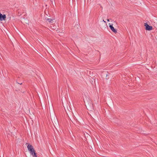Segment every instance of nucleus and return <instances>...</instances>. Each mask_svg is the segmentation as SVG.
<instances>
[{"mask_svg": "<svg viewBox=\"0 0 157 157\" xmlns=\"http://www.w3.org/2000/svg\"><path fill=\"white\" fill-rule=\"evenodd\" d=\"M45 20H46L49 23H53L54 22L55 19H54L48 18L46 17Z\"/></svg>", "mask_w": 157, "mask_h": 157, "instance_id": "4", "label": "nucleus"}, {"mask_svg": "<svg viewBox=\"0 0 157 157\" xmlns=\"http://www.w3.org/2000/svg\"><path fill=\"white\" fill-rule=\"evenodd\" d=\"M27 147L29 151H30L31 154L32 155L33 157H37L36 151L33 148V147L30 144H28Z\"/></svg>", "mask_w": 157, "mask_h": 157, "instance_id": "1", "label": "nucleus"}, {"mask_svg": "<svg viewBox=\"0 0 157 157\" xmlns=\"http://www.w3.org/2000/svg\"><path fill=\"white\" fill-rule=\"evenodd\" d=\"M109 26L113 32L115 33H117V30L115 29L114 27L113 26V25H110Z\"/></svg>", "mask_w": 157, "mask_h": 157, "instance_id": "5", "label": "nucleus"}, {"mask_svg": "<svg viewBox=\"0 0 157 157\" xmlns=\"http://www.w3.org/2000/svg\"><path fill=\"white\" fill-rule=\"evenodd\" d=\"M107 21H109V19H107Z\"/></svg>", "mask_w": 157, "mask_h": 157, "instance_id": "9", "label": "nucleus"}, {"mask_svg": "<svg viewBox=\"0 0 157 157\" xmlns=\"http://www.w3.org/2000/svg\"><path fill=\"white\" fill-rule=\"evenodd\" d=\"M144 26L146 27L145 29L147 30H151L152 29V27L149 26L147 23H145Z\"/></svg>", "mask_w": 157, "mask_h": 157, "instance_id": "2", "label": "nucleus"}, {"mask_svg": "<svg viewBox=\"0 0 157 157\" xmlns=\"http://www.w3.org/2000/svg\"><path fill=\"white\" fill-rule=\"evenodd\" d=\"M103 21L105 23H106L105 21L104 20H103Z\"/></svg>", "mask_w": 157, "mask_h": 157, "instance_id": "8", "label": "nucleus"}, {"mask_svg": "<svg viewBox=\"0 0 157 157\" xmlns=\"http://www.w3.org/2000/svg\"><path fill=\"white\" fill-rule=\"evenodd\" d=\"M6 17L5 14L2 15L0 13V20L1 21H5L6 20Z\"/></svg>", "mask_w": 157, "mask_h": 157, "instance_id": "3", "label": "nucleus"}, {"mask_svg": "<svg viewBox=\"0 0 157 157\" xmlns=\"http://www.w3.org/2000/svg\"><path fill=\"white\" fill-rule=\"evenodd\" d=\"M18 82V81H17V82L18 83V84H22V82Z\"/></svg>", "mask_w": 157, "mask_h": 157, "instance_id": "6", "label": "nucleus"}, {"mask_svg": "<svg viewBox=\"0 0 157 157\" xmlns=\"http://www.w3.org/2000/svg\"><path fill=\"white\" fill-rule=\"evenodd\" d=\"M103 74L105 75H106V76H107V74H106V72H103Z\"/></svg>", "mask_w": 157, "mask_h": 157, "instance_id": "7", "label": "nucleus"}]
</instances>
